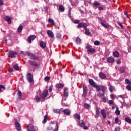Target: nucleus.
Masks as SVG:
<instances>
[{"mask_svg": "<svg viewBox=\"0 0 131 131\" xmlns=\"http://www.w3.org/2000/svg\"><path fill=\"white\" fill-rule=\"evenodd\" d=\"M95 46H99L100 45V41L96 40L94 42Z\"/></svg>", "mask_w": 131, "mask_h": 131, "instance_id": "obj_52", "label": "nucleus"}, {"mask_svg": "<svg viewBox=\"0 0 131 131\" xmlns=\"http://www.w3.org/2000/svg\"><path fill=\"white\" fill-rule=\"evenodd\" d=\"M26 78L29 82H33V74L28 73L26 75Z\"/></svg>", "mask_w": 131, "mask_h": 131, "instance_id": "obj_2", "label": "nucleus"}, {"mask_svg": "<svg viewBox=\"0 0 131 131\" xmlns=\"http://www.w3.org/2000/svg\"><path fill=\"white\" fill-rule=\"evenodd\" d=\"M101 99L103 103H106L107 102V100L106 99V97H105V96H103Z\"/></svg>", "mask_w": 131, "mask_h": 131, "instance_id": "obj_47", "label": "nucleus"}, {"mask_svg": "<svg viewBox=\"0 0 131 131\" xmlns=\"http://www.w3.org/2000/svg\"><path fill=\"white\" fill-rule=\"evenodd\" d=\"M85 48L87 50V52L89 54H93L96 52V49L93 48V46L91 45H88L86 46Z\"/></svg>", "mask_w": 131, "mask_h": 131, "instance_id": "obj_1", "label": "nucleus"}, {"mask_svg": "<svg viewBox=\"0 0 131 131\" xmlns=\"http://www.w3.org/2000/svg\"><path fill=\"white\" fill-rule=\"evenodd\" d=\"M99 76L101 79H106V75L102 72L99 73Z\"/></svg>", "mask_w": 131, "mask_h": 131, "instance_id": "obj_15", "label": "nucleus"}, {"mask_svg": "<svg viewBox=\"0 0 131 131\" xmlns=\"http://www.w3.org/2000/svg\"><path fill=\"white\" fill-rule=\"evenodd\" d=\"M76 42L77 45H80V43H81V39H80V38H79V37H77L76 38Z\"/></svg>", "mask_w": 131, "mask_h": 131, "instance_id": "obj_22", "label": "nucleus"}, {"mask_svg": "<svg viewBox=\"0 0 131 131\" xmlns=\"http://www.w3.org/2000/svg\"><path fill=\"white\" fill-rule=\"evenodd\" d=\"M48 22H49V23H51V24H52V25H55V22L54 21V20L51 19V18H49L48 19Z\"/></svg>", "mask_w": 131, "mask_h": 131, "instance_id": "obj_40", "label": "nucleus"}, {"mask_svg": "<svg viewBox=\"0 0 131 131\" xmlns=\"http://www.w3.org/2000/svg\"><path fill=\"white\" fill-rule=\"evenodd\" d=\"M56 89H63L64 88V84L59 83L56 84Z\"/></svg>", "mask_w": 131, "mask_h": 131, "instance_id": "obj_19", "label": "nucleus"}, {"mask_svg": "<svg viewBox=\"0 0 131 131\" xmlns=\"http://www.w3.org/2000/svg\"><path fill=\"white\" fill-rule=\"evenodd\" d=\"M72 10V9L70 7L69 10L68 11V13H69V16H71V10Z\"/></svg>", "mask_w": 131, "mask_h": 131, "instance_id": "obj_58", "label": "nucleus"}, {"mask_svg": "<svg viewBox=\"0 0 131 131\" xmlns=\"http://www.w3.org/2000/svg\"><path fill=\"white\" fill-rule=\"evenodd\" d=\"M108 105H113V100H109L108 102Z\"/></svg>", "mask_w": 131, "mask_h": 131, "instance_id": "obj_59", "label": "nucleus"}, {"mask_svg": "<svg viewBox=\"0 0 131 131\" xmlns=\"http://www.w3.org/2000/svg\"><path fill=\"white\" fill-rule=\"evenodd\" d=\"M47 129H48V130L51 131V130H53V128L52 126H48L47 127Z\"/></svg>", "mask_w": 131, "mask_h": 131, "instance_id": "obj_57", "label": "nucleus"}, {"mask_svg": "<svg viewBox=\"0 0 131 131\" xmlns=\"http://www.w3.org/2000/svg\"><path fill=\"white\" fill-rule=\"evenodd\" d=\"M34 100L37 103H38V102H40V97H38V96H36Z\"/></svg>", "mask_w": 131, "mask_h": 131, "instance_id": "obj_29", "label": "nucleus"}, {"mask_svg": "<svg viewBox=\"0 0 131 131\" xmlns=\"http://www.w3.org/2000/svg\"><path fill=\"white\" fill-rule=\"evenodd\" d=\"M13 68L15 70L18 71L19 70V66H18V64H15L13 66Z\"/></svg>", "mask_w": 131, "mask_h": 131, "instance_id": "obj_38", "label": "nucleus"}, {"mask_svg": "<svg viewBox=\"0 0 131 131\" xmlns=\"http://www.w3.org/2000/svg\"><path fill=\"white\" fill-rule=\"evenodd\" d=\"M74 118H77V119L80 120V116L78 114H75L74 115Z\"/></svg>", "mask_w": 131, "mask_h": 131, "instance_id": "obj_32", "label": "nucleus"}, {"mask_svg": "<svg viewBox=\"0 0 131 131\" xmlns=\"http://www.w3.org/2000/svg\"><path fill=\"white\" fill-rule=\"evenodd\" d=\"M47 34L50 37H51L52 38H54V33H53V31L48 30L47 31Z\"/></svg>", "mask_w": 131, "mask_h": 131, "instance_id": "obj_13", "label": "nucleus"}, {"mask_svg": "<svg viewBox=\"0 0 131 131\" xmlns=\"http://www.w3.org/2000/svg\"><path fill=\"white\" fill-rule=\"evenodd\" d=\"M40 47L42 49H46L47 48V43L43 41H41L39 42Z\"/></svg>", "mask_w": 131, "mask_h": 131, "instance_id": "obj_11", "label": "nucleus"}, {"mask_svg": "<svg viewBox=\"0 0 131 131\" xmlns=\"http://www.w3.org/2000/svg\"><path fill=\"white\" fill-rule=\"evenodd\" d=\"M79 22H80L79 20H78V19H76V20H75L74 21V23L75 24H78V25H79Z\"/></svg>", "mask_w": 131, "mask_h": 131, "instance_id": "obj_54", "label": "nucleus"}, {"mask_svg": "<svg viewBox=\"0 0 131 131\" xmlns=\"http://www.w3.org/2000/svg\"><path fill=\"white\" fill-rule=\"evenodd\" d=\"M93 88H95L98 92H100L101 91V87H100V85H97L96 84Z\"/></svg>", "mask_w": 131, "mask_h": 131, "instance_id": "obj_26", "label": "nucleus"}, {"mask_svg": "<svg viewBox=\"0 0 131 131\" xmlns=\"http://www.w3.org/2000/svg\"><path fill=\"white\" fill-rule=\"evenodd\" d=\"M23 29V27L21 26H19L17 29L18 32H21Z\"/></svg>", "mask_w": 131, "mask_h": 131, "instance_id": "obj_45", "label": "nucleus"}, {"mask_svg": "<svg viewBox=\"0 0 131 131\" xmlns=\"http://www.w3.org/2000/svg\"><path fill=\"white\" fill-rule=\"evenodd\" d=\"M51 79V78L50 77L46 76L45 78V81H49Z\"/></svg>", "mask_w": 131, "mask_h": 131, "instance_id": "obj_51", "label": "nucleus"}, {"mask_svg": "<svg viewBox=\"0 0 131 131\" xmlns=\"http://www.w3.org/2000/svg\"><path fill=\"white\" fill-rule=\"evenodd\" d=\"M100 116V108L99 107H96V115H95V118H98Z\"/></svg>", "mask_w": 131, "mask_h": 131, "instance_id": "obj_14", "label": "nucleus"}, {"mask_svg": "<svg viewBox=\"0 0 131 131\" xmlns=\"http://www.w3.org/2000/svg\"><path fill=\"white\" fill-rule=\"evenodd\" d=\"M125 121H126V122H127L128 123H131V119L129 117L125 118Z\"/></svg>", "mask_w": 131, "mask_h": 131, "instance_id": "obj_39", "label": "nucleus"}, {"mask_svg": "<svg viewBox=\"0 0 131 131\" xmlns=\"http://www.w3.org/2000/svg\"><path fill=\"white\" fill-rule=\"evenodd\" d=\"M33 60H39V57L37 56L34 55Z\"/></svg>", "mask_w": 131, "mask_h": 131, "instance_id": "obj_55", "label": "nucleus"}, {"mask_svg": "<svg viewBox=\"0 0 131 131\" xmlns=\"http://www.w3.org/2000/svg\"><path fill=\"white\" fill-rule=\"evenodd\" d=\"M125 83H126L127 84H131V82L130 81H129L128 79H126L125 80Z\"/></svg>", "mask_w": 131, "mask_h": 131, "instance_id": "obj_48", "label": "nucleus"}, {"mask_svg": "<svg viewBox=\"0 0 131 131\" xmlns=\"http://www.w3.org/2000/svg\"><path fill=\"white\" fill-rule=\"evenodd\" d=\"M27 131H33V124H30L27 126Z\"/></svg>", "mask_w": 131, "mask_h": 131, "instance_id": "obj_16", "label": "nucleus"}, {"mask_svg": "<svg viewBox=\"0 0 131 131\" xmlns=\"http://www.w3.org/2000/svg\"><path fill=\"white\" fill-rule=\"evenodd\" d=\"M17 96L18 97V99H21V97H22V93L21 91H19L17 93Z\"/></svg>", "mask_w": 131, "mask_h": 131, "instance_id": "obj_44", "label": "nucleus"}, {"mask_svg": "<svg viewBox=\"0 0 131 131\" xmlns=\"http://www.w3.org/2000/svg\"><path fill=\"white\" fill-rule=\"evenodd\" d=\"M101 89L102 93H105V92H106V90H107V88H106V86H105L102 85L101 86Z\"/></svg>", "mask_w": 131, "mask_h": 131, "instance_id": "obj_33", "label": "nucleus"}, {"mask_svg": "<svg viewBox=\"0 0 131 131\" xmlns=\"http://www.w3.org/2000/svg\"><path fill=\"white\" fill-rule=\"evenodd\" d=\"M49 95V91L47 90H44L41 94V99H43V101L45 102L46 101V98L47 97H48V95Z\"/></svg>", "mask_w": 131, "mask_h": 131, "instance_id": "obj_3", "label": "nucleus"}, {"mask_svg": "<svg viewBox=\"0 0 131 131\" xmlns=\"http://www.w3.org/2000/svg\"><path fill=\"white\" fill-rule=\"evenodd\" d=\"M108 89L111 92H113L115 90V88L112 85H111Z\"/></svg>", "mask_w": 131, "mask_h": 131, "instance_id": "obj_43", "label": "nucleus"}, {"mask_svg": "<svg viewBox=\"0 0 131 131\" xmlns=\"http://www.w3.org/2000/svg\"><path fill=\"white\" fill-rule=\"evenodd\" d=\"M126 89L128 90V91H131V86L130 85H128L126 86Z\"/></svg>", "mask_w": 131, "mask_h": 131, "instance_id": "obj_56", "label": "nucleus"}, {"mask_svg": "<svg viewBox=\"0 0 131 131\" xmlns=\"http://www.w3.org/2000/svg\"><path fill=\"white\" fill-rule=\"evenodd\" d=\"M88 27V25L84 23H80L77 26V28H86Z\"/></svg>", "mask_w": 131, "mask_h": 131, "instance_id": "obj_9", "label": "nucleus"}, {"mask_svg": "<svg viewBox=\"0 0 131 131\" xmlns=\"http://www.w3.org/2000/svg\"><path fill=\"white\" fill-rule=\"evenodd\" d=\"M119 71L121 73H123L125 71V69H124V67H121L119 69Z\"/></svg>", "mask_w": 131, "mask_h": 131, "instance_id": "obj_36", "label": "nucleus"}, {"mask_svg": "<svg viewBox=\"0 0 131 131\" xmlns=\"http://www.w3.org/2000/svg\"><path fill=\"white\" fill-rule=\"evenodd\" d=\"M27 56H28L29 58H30V59H33V54L30 53V52H28L27 54Z\"/></svg>", "mask_w": 131, "mask_h": 131, "instance_id": "obj_30", "label": "nucleus"}, {"mask_svg": "<svg viewBox=\"0 0 131 131\" xmlns=\"http://www.w3.org/2000/svg\"><path fill=\"white\" fill-rule=\"evenodd\" d=\"M15 127L18 131L21 130V125H20V123L17 121V119H15Z\"/></svg>", "mask_w": 131, "mask_h": 131, "instance_id": "obj_8", "label": "nucleus"}, {"mask_svg": "<svg viewBox=\"0 0 131 131\" xmlns=\"http://www.w3.org/2000/svg\"><path fill=\"white\" fill-rule=\"evenodd\" d=\"M79 125L80 127H82L83 129H89L88 126H85V123H84V122L82 120L79 121Z\"/></svg>", "mask_w": 131, "mask_h": 131, "instance_id": "obj_4", "label": "nucleus"}, {"mask_svg": "<svg viewBox=\"0 0 131 131\" xmlns=\"http://www.w3.org/2000/svg\"><path fill=\"white\" fill-rule=\"evenodd\" d=\"M2 89H3V90H6V88L4 85H0V92H2Z\"/></svg>", "mask_w": 131, "mask_h": 131, "instance_id": "obj_53", "label": "nucleus"}, {"mask_svg": "<svg viewBox=\"0 0 131 131\" xmlns=\"http://www.w3.org/2000/svg\"><path fill=\"white\" fill-rule=\"evenodd\" d=\"M101 114H102L103 118H106V117H107V116L106 115V112H105V110H104V109L101 110Z\"/></svg>", "mask_w": 131, "mask_h": 131, "instance_id": "obj_23", "label": "nucleus"}, {"mask_svg": "<svg viewBox=\"0 0 131 131\" xmlns=\"http://www.w3.org/2000/svg\"><path fill=\"white\" fill-rule=\"evenodd\" d=\"M83 89V96H86L88 95V92H89V90H88V87L86 85L83 84L82 86Z\"/></svg>", "mask_w": 131, "mask_h": 131, "instance_id": "obj_7", "label": "nucleus"}, {"mask_svg": "<svg viewBox=\"0 0 131 131\" xmlns=\"http://www.w3.org/2000/svg\"><path fill=\"white\" fill-rule=\"evenodd\" d=\"M119 108L118 107H116V110L115 111V114L116 115H120V111H119Z\"/></svg>", "mask_w": 131, "mask_h": 131, "instance_id": "obj_34", "label": "nucleus"}, {"mask_svg": "<svg viewBox=\"0 0 131 131\" xmlns=\"http://www.w3.org/2000/svg\"><path fill=\"white\" fill-rule=\"evenodd\" d=\"M118 121H119V119L118 117H116L115 119V122H116V123H118Z\"/></svg>", "mask_w": 131, "mask_h": 131, "instance_id": "obj_60", "label": "nucleus"}, {"mask_svg": "<svg viewBox=\"0 0 131 131\" xmlns=\"http://www.w3.org/2000/svg\"><path fill=\"white\" fill-rule=\"evenodd\" d=\"M84 108L89 110V109L91 108V105H90L89 103H85L84 105Z\"/></svg>", "mask_w": 131, "mask_h": 131, "instance_id": "obj_28", "label": "nucleus"}, {"mask_svg": "<svg viewBox=\"0 0 131 131\" xmlns=\"http://www.w3.org/2000/svg\"><path fill=\"white\" fill-rule=\"evenodd\" d=\"M17 55H18V53L15 51H10L8 53L9 58H15Z\"/></svg>", "mask_w": 131, "mask_h": 131, "instance_id": "obj_6", "label": "nucleus"}, {"mask_svg": "<svg viewBox=\"0 0 131 131\" xmlns=\"http://www.w3.org/2000/svg\"><path fill=\"white\" fill-rule=\"evenodd\" d=\"M8 71H9V72H13V71H14V70L13 69V68H9V69H8Z\"/></svg>", "mask_w": 131, "mask_h": 131, "instance_id": "obj_62", "label": "nucleus"}, {"mask_svg": "<svg viewBox=\"0 0 131 131\" xmlns=\"http://www.w3.org/2000/svg\"><path fill=\"white\" fill-rule=\"evenodd\" d=\"M63 96L65 98H67L69 96L68 88H64L63 91Z\"/></svg>", "mask_w": 131, "mask_h": 131, "instance_id": "obj_12", "label": "nucleus"}, {"mask_svg": "<svg viewBox=\"0 0 131 131\" xmlns=\"http://www.w3.org/2000/svg\"><path fill=\"white\" fill-rule=\"evenodd\" d=\"M101 24L103 27H104V28H109V25H108L103 22H101Z\"/></svg>", "mask_w": 131, "mask_h": 131, "instance_id": "obj_37", "label": "nucleus"}, {"mask_svg": "<svg viewBox=\"0 0 131 131\" xmlns=\"http://www.w3.org/2000/svg\"><path fill=\"white\" fill-rule=\"evenodd\" d=\"M32 40H33V35H31L28 38V41L29 43H31Z\"/></svg>", "mask_w": 131, "mask_h": 131, "instance_id": "obj_25", "label": "nucleus"}, {"mask_svg": "<svg viewBox=\"0 0 131 131\" xmlns=\"http://www.w3.org/2000/svg\"><path fill=\"white\" fill-rule=\"evenodd\" d=\"M47 121H48V115H46L44 116V118H43V120L42 121V123H43V124H45V123H47Z\"/></svg>", "mask_w": 131, "mask_h": 131, "instance_id": "obj_27", "label": "nucleus"}, {"mask_svg": "<svg viewBox=\"0 0 131 131\" xmlns=\"http://www.w3.org/2000/svg\"><path fill=\"white\" fill-rule=\"evenodd\" d=\"M120 130V127L119 126L116 127L115 131H119Z\"/></svg>", "mask_w": 131, "mask_h": 131, "instance_id": "obj_61", "label": "nucleus"}, {"mask_svg": "<svg viewBox=\"0 0 131 131\" xmlns=\"http://www.w3.org/2000/svg\"><path fill=\"white\" fill-rule=\"evenodd\" d=\"M54 113H57V114H60L61 113V108L60 110L59 109H54L53 110Z\"/></svg>", "mask_w": 131, "mask_h": 131, "instance_id": "obj_35", "label": "nucleus"}, {"mask_svg": "<svg viewBox=\"0 0 131 131\" xmlns=\"http://www.w3.org/2000/svg\"><path fill=\"white\" fill-rule=\"evenodd\" d=\"M107 61L108 62V63L113 64V63H114V62L115 61V59H114V57L111 56L107 59Z\"/></svg>", "mask_w": 131, "mask_h": 131, "instance_id": "obj_10", "label": "nucleus"}, {"mask_svg": "<svg viewBox=\"0 0 131 131\" xmlns=\"http://www.w3.org/2000/svg\"><path fill=\"white\" fill-rule=\"evenodd\" d=\"M84 30L85 31V34H86V35H90L91 34V32H90V30L88 29L87 27L85 28Z\"/></svg>", "mask_w": 131, "mask_h": 131, "instance_id": "obj_20", "label": "nucleus"}, {"mask_svg": "<svg viewBox=\"0 0 131 131\" xmlns=\"http://www.w3.org/2000/svg\"><path fill=\"white\" fill-rule=\"evenodd\" d=\"M56 38L60 39V38H61V34L59 33H56Z\"/></svg>", "mask_w": 131, "mask_h": 131, "instance_id": "obj_49", "label": "nucleus"}, {"mask_svg": "<svg viewBox=\"0 0 131 131\" xmlns=\"http://www.w3.org/2000/svg\"><path fill=\"white\" fill-rule=\"evenodd\" d=\"M97 96L99 97V98H102L104 97V96H105V93L99 92L98 93Z\"/></svg>", "mask_w": 131, "mask_h": 131, "instance_id": "obj_31", "label": "nucleus"}, {"mask_svg": "<svg viewBox=\"0 0 131 131\" xmlns=\"http://www.w3.org/2000/svg\"><path fill=\"white\" fill-rule=\"evenodd\" d=\"M29 63L30 65H31L32 66V67H33V61H29Z\"/></svg>", "mask_w": 131, "mask_h": 131, "instance_id": "obj_63", "label": "nucleus"}, {"mask_svg": "<svg viewBox=\"0 0 131 131\" xmlns=\"http://www.w3.org/2000/svg\"><path fill=\"white\" fill-rule=\"evenodd\" d=\"M59 10L60 12H64L65 11V8L63 5H60L59 6Z\"/></svg>", "mask_w": 131, "mask_h": 131, "instance_id": "obj_21", "label": "nucleus"}, {"mask_svg": "<svg viewBox=\"0 0 131 131\" xmlns=\"http://www.w3.org/2000/svg\"><path fill=\"white\" fill-rule=\"evenodd\" d=\"M117 24L118 25H119V26H120V27H121V28H123V26L122 25V24H121V23H120V21H117Z\"/></svg>", "mask_w": 131, "mask_h": 131, "instance_id": "obj_50", "label": "nucleus"}, {"mask_svg": "<svg viewBox=\"0 0 131 131\" xmlns=\"http://www.w3.org/2000/svg\"><path fill=\"white\" fill-rule=\"evenodd\" d=\"M101 4H100L99 2H94L93 3L94 7H98V6H100Z\"/></svg>", "mask_w": 131, "mask_h": 131, "instance_id": "obj_46", "label": "nucleus"}, {"mask_svg": "<svg viewBox=\"0 0 131 131\" xmlns=\"http://www.w3.org/2000/svg\"><path fill=\"white\" fill-rule=\"evenodd\" d=\"M58 130H59V125H58V122H56L55 128L53 130V131H58Z\"/></svg>", "mask_w": 131, "mask_h": 131, "instance_id": "obj_42", "label": "nucleus"}, {"mask_svg": "<svg viewBox=\"0 0 131 131\" xmlns=\"http://www.w3.org/2000/svg\"><path fill=\"white\" fill-rule=\"evenodd\" d=\"M33 66L35 68H38L39 67V64H38L35 62H34Z\"/></svg>", "mask_w": 131, "mask_h": 131, "instance_id": "obj_41", "label": "nucleus"}, {"mask_svg": "<svg viewBox=\"0 0 131 131\" xmlns=\"http://www.w3.org/2000/svg\"><path fill=\"white\" fill-rule=\"evenodd\" d=\"M4 1L3 0H0V6H3Z\"/></svg>", "mask_w": 131, "mask_h": 131, "instance_id": "obj_64", "label": "nucleus"}, {"mask_svg": "<svg viewBox=\"0 0 131 131\" xmlns=\"http://www.w3.org/2000/svg\"><path fill=\"white\" fill-rule=\"evenodd\" d=\"M4 20L8 22V24H11L12 23V19L9 16H6L4 18Z\"/></svg>", "mask_w": 131, "mask_h": 131, "instance_id": "obj_17", "label": "nucleus"}, {"mask_svg": "<svg viewBox=\"0 0 131 131\" xmlns=\"http://www.w3.org/2000/svg\"><path fill=\"white\" fill-rule=\"evenodd\" d=\"M113 56L115 58H118L119 57V53L118 51H115L113 52Z\"/></svg>", "mask_w": 131, "mask_h": 131, "instance_id": "obj_24", "label": "nucleus"}, {"mask_svg": "<svg viewBox=\"0 0 131 131\" xmlns=\"http://www.w3.org/2000/svg\"><path fill=\"white\" fill-rule=\"evenodd\" d=\"M89 82L90 85H92V86H93V88H94V85L97 84L96 83V82H95V81H94V80H93L92 79H89Z\"/></svg>", "mask_w": 131, "mask_h": 131, "instance_id": "obj_18", "label": "nucleus"}, {"mask_svg": "<svg viewBox=\"0 0 131 131\" xmlns=\"http://www.w3.org/2000/svg\"><path fill=\"white\" fill-rule=\"evenodd\" d=\"M61 112H63V114L64 115L69 116L70 114H71V112L70 111V110L69 108H66L64 110H63V108H61Z\"/></svg>", "mask_w": 131, "mask_h": 131, "instance_id": "obj_5", "label": "nucleus"}]
</instances>
